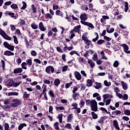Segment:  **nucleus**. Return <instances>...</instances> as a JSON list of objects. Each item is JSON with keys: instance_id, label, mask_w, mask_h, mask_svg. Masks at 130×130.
<instances>
[{"instance_id": "obj_28", "label": "nucleus", "mask_w": 130, "mask_h": 130, "mask_svg": "<svg viewBox=\"0 0 130 130\" xmlns=\"http://www.w3.org/2000/svg\"><path fill=\"white\" fill-rule=\"evenodd\" d=\"M80 29H81V25H77L76 26H75L74 28V32H79V31H80Z\"/></svg>"}, {"instance_id": "obj_49", "label": "nucleus", "mask_w": 130, "mask_h": 130, "mask_svg": "<svg viewBox=\"0 0 130 130\" xmlns=\"http://www.w3.org/2000/svg\"><path fill=\"white\" fill-rule=\"evenodd\" d=\"M92 59L94 60V61H96L98 59V57L97 55V53H95L92 57Z\"/></svg>"}, {"instance_id": "obj_38", "label": "nucleus", "mask_w": 130, "mask_h": 130, "mask_svg": "<svg viewBox=\"0 0 130 130\" xmlns=\"http://www.w3.org/2000/svg\"><path fill=\"white\" fill-rule=\"evenodd\" d=\"M31 8L32 13H34V14H35V13L37 12V9L35 8V5L34 4L31 5Z\"/></svg>"}, {"instance_id": "obj_20", "label": "nucleus", "mask_w": 130, "mask_h": 130, "mask_svg": "<svg viewBox=\"0 0 130 130\" xmlns=\"http://www.w3.org/2000/svg\"><path fill=\"white\" fill-rule=\"evenodd\" d=\"M101 54L102 55V59H105V60H107V59H108V58L105 56V53H104V51H102L101 52Z\"/></svg>"}, {"instance_id": "obj_17", "label": "nucleus", "mask_w": 130, "mask_h": 130, "mask_svg": "<svg viewBox=\"0 0 130 130\" xmlns=\"http://www.w3.org/2000/svg\"><path fill=\"white\" fill-rule=\"evenodd\" d=\"M74 118L73 114H70L67 117V122H72V119Z\"/></svg>"}, {"instance_id": "obj_42", "label": "nucleus", "mask_w": 130, "mask_h": 130, "mask_svg": "<svg viewBox=\"0 0 130 130\" xmlns=\"http://www.w3.org/2000/svg\"><path fill=\"white\" fill-rule=\"evenodd\" d=\"M22 68L23 70H27V63L26 62H23L21 63Z\"/></svg>"}, {"instance_id": "obj_14", "label": "nucleus", "mask_w": 130, "mask_h": 130, "mask_svg": "<svg viewBox=\"0 0 130 130\" xmlns=\"http://www.w3.org/2000/svg\"><path fill=\"white\" fill-rule=\"evenodd\" d=\"M39 28L41 30V31H46V28H45V27H44V25H43V23H42V22H41L39 24Z\"/></svg>"}, {"instance_id": "obj_59", "label": "nucleus", "mask_w": 130, "mask_h": 130, "mask_svg": "<svg viewBox=\"0 0 130 130\" xmlns=\"http://www.w3.org/2000/svg\"><path fill=\"white\" fill-rule=\"evenodd\" d=\"M122 100H127V99H128V95L126 94H124L122 97Z\"/></svg>"}, {"instance_id": "obj_22", "label": "nucleus", "mask_w": 130, "mask_h": 130, "mask_svg": "<svg viewBox=\"0 0 130 130\" xmlns=\"http://www.w3.org/2000/svg\"><path fill=\"white\" fill-rule=\"evenodd\" d=\"M79 96H80V93H79V92L74 93L72 95V98L76 101L77 100V97Z\"/></svg>"}, {"instance_id": "obj_48", "label": "nucleus", "mask_w": 130, "mask_h": 130, "mask_svg": "<svg viewBox=\"0 0 130 130\" xmlns=\"http://www.w3.org/2000/svg\"><path fill=\"white\" fill-rule=\"evenodd\" d=\"M23 6L21 8V10H25L27 8V3L25 2H22Z\"/></svg>"}, {"instance_id": "obj_1", "label": "nucleus", "mask_w": 130, "mask_h": 130, "mask_svg": "<svg viewBox=\"0 0 130 130\" xmlns=\"http://www.w3.org/2000/svg\"><path fill=\"white\" fill-rule=\"evenodd\" d=\"M88 18L87 17V15L85 13H83L80 15V19L81 20V23L85 26H88L89 28L91 29H94V27L93 24L90 22H86Z\"/></svg>"}, {"instance_id": "obj_2", "label": "nucleus", "mask_w": 130, "mask_h": 130, "mask_svg": "<svg viewBox=\"0 0 130 130\" xmlns=\"http://www.w3.org/2000/svg\"><path fill=\"white\" fill-rule=\"evenodd\" d=\"M86 104L87 106H90L92 111L96 112L98 111V107H97V102L96 101L87 100L86 101Z\"/></svg>"}, {"instance_id": "obj_64", "label": "nucleus", "mask_w": 130, "mask_h": 130, "mask_svg": "<svg viewBox=\"0 0 130 130\" xmlns=\"http://www.w3.org/2000/svg\"><path fill=\"white\" fill-rule=\"evenodd\" d=\"M124 114L125 115H127L128 116H129L130 115V110H126L124 111Z\"/></svg>"}, {"instance_id": "obj_37", "label": "nucleus", "mask_w": 130, "mask_h": 130, "mask_svg": "<svg viewBox=\"0 0 130 130\" xmlns=\"http://www.w3.org/2000/svg\"><path fill=\"white\" fill-rule=\"evenodd\" d=\"M53 18V16L51 14H50V13H47L45 15V18L46 19H50V20H51Z\"/></svg>"}, {"instance_id": "obj_12", "label": "nucleus", "mask_w": 130, "mask_h": 130, "mask_svg": "<svg viewBox=\"0 0 130 130\" xmlns=\"http://www.w3.org/2000/svg\"><path fill=\"white\" fill-rule=\"evenodd\" d=\"M113 126L116 128V129H117V130L120 129V128L118 125V122H117V121L116 120H114L113 122Z\"/></svg>"}, {"instance_id": "obj_21", "label": "nucleus", "mask_w": 130, "mask_h": 130, "mask_svg": "<svg viewBox=\"0 0 130 130\" xmlns=\"http://www.w3.org/2000/svg\"><path fill=\"white\" fill-rule=\"evenodd\" d=\"M55 14L56 16H60V17H61L62 18H63V14H62V12L60 10H56L55 12Z\"/></svg>"}, {"instance_id": "obj_53", "label": "nucleus", "mask_w": 130, "mask_h": 130, "mask_svg": "<svg viewBox=\"0 0 130 130\" xmlns=\"http://www.w3.org/2000/svg\"><path fill=\"white\" fill-rule=\"evenodd\" d=\"M11 8H12L13 10H17V9H18L19 7L16 4H12L11 5Z\"/></svg>"}, {"instance_id": "obj_54", "label": "nucleus", "mask_w": 130, "mask_h": 130, "mask_svg": "<svg viewBox=\"0 0 130 130\" xmlns=\"http://www.w3.org/2000/svg\"><path fill=\"white\" fill-rule=\"evenodd\" d=\"M119 66V62H118V61L116 60L114 61L113 63V67L114 68H117Z\"/></svg>"}, {"instance_id": "obj_8", "label": "nucleus", "mask_w": 130, "mask_h": 130, "mask_svg": "<svg viewBox=\"0 0 130 130\" xmlns=\"http://www.w3.org/2000/svg\"><path fill=\"white\" fill-rule=\"evenodd\" d=\"M74 76L76 79L78 80V81H80L81 79H82V76L81 75V74H80L78 71H75L74 72Z\"/></svg>"}, {"instance_id": "obj_13", "label": "nucleus", "mask_w": 130, "mask_h": 130, "mask_svg": "<svg viewBox=\"0 0 130 130\" xmlns=\"http://www.w3.org/2000/svg\"><path fill=\"white\" fill-rule=\"evenodd\" d=\"M19 27H23V26H25L26 25V21L23 19H20L19 22L18 23Z\"/></svg>"}, {"instance_id": "obj_57", "label": "nucleus", "mask_w": 130, "mask_h": 130, "mask_svg": "<svg viewBox=\"0 0 130 130\" xmlns=\"http://www.w3.org/2000/svg\"><path fill=\"white\" fill-rule=\"evenodd\" d=\"M65 128H68V129H72V125L70 123H67L65 125Z\"/></svg>"}, {"instance_id": "obj_51", "label": "nucleus", "mask_w": 130, "mask_h": 130, "mask_svg": "<svg viewBox=\"0 0 130 130\" xmlns=\"http://www.w3.org/2000/svg\"><path fill=\"white\" fill-rule=\"evenodd\" d=\"M94 88H95V89H100V88H101V84L98 82H96Z\"/></svg>"}, {"instance_id": "obj_4", "label": "nucleus", "mask_w": 130, "mask_h": 130, "mask_svg": "<svg viewBox=\"0 0 130 130\" xmlns=\"http://www.w3.org/2000/svg\"><path fill=\"white\" fill-rule=\"evenodd\" d=\"M82 38L83 41L85 42V44H86L88 46H90V44H91L92 41L88 39V38H87V34H84L82 35Z\"/></svg>"}, {"instance_id": "obj_40", "label": "nucleus", "mask_w": 130, "mask_h": 130, "mask_svg": "<svg viewBox=\"0 0 130 130\" xmlns=\"http://www.w3.org/2000/svg\"><path fill=\"white\" fill-rule=\"evenodd\" d=\"M91 115L93 119H97V118H98V115L94 112H91Z\"/></svg>"}, {"instance_id": "obj_11", "label": "nucleus", "mask_w": 130, "mask_h": 130, "mask_svg": "<svg viewBox=\"0 0 130 130\" xmlns=\"http://www.w3.org/2000/svg\"><path fill=\"white\" fill-rule=\"evenodd\" d=\"M22 72H23V69L21 68H15L13 71L14 74H20Z\"/></svg>"}, {"instance_id": "obj_24", "label": "nucleus", "mask_w": 130, "mask_h": 130, "mask_svg": "<svg viewBox=\"0 0 130 130\" xmlns=\"http://www.w3.org/2000/svg\"><path fill=\"white\" fill-rule=\"evenodd\" d=\"M27 126V124L26 123H21L18 126V130H22V128Z\"/></svg>"}, {"instance_id": "obj_19", "label": "nucleus", "mask_w": 130, "mask_h": 130, "mask_svg": "<svg viewBox=\"0 0 130 130\" xmlns=\"http://www.w3.org/2000/svg\"><path fill=\"white\" fill-rule=\"evenodd\" d=\"M54 84L56 87H57L59 85V84H60V80L59 79H55L54 81Z\"/></svg>"}, {"instance_id": "obj_18", "label": "nucleus", "mask_w": 130, "mask_h": 130, "mask_svg": "<svg viewBox=\"0 0 130 130\" xmlns=\"http://www.w3.org/2000/svg\"><path fill=\"white\" fill-rule=\"evenodd\" d=\"M88 63L90 65L91 68H94L95 67V62L92 61V60L88 59L87 61Z\"/></svg>"}, {"instance_id": "obj_50", "label": "nucleus", "mask_w": 130, "mask_h": 130, "mask_svg": "<svg viewBox=\"0 0 130 130\" xmlns=\"http://www.w3.org/2000/svg\"><path fill=\"white\" fill-rule=\"evenodd\" d=\"M70 34H71V36L70 37V39H73L74 37H75V31H74V30H71L70 32Z\"/></svg>"}, {"instance_id": "obj_52", "label": "nucleus", "mask_w": 130, "mask_h": 130, "mask_svg": "<svg viewBox=\"0 0 130 130\" xmlns=\"http://www.w3.org/2000/svg\"><path fill=\"white\" fill-rule=\"evenodd\" d=\"M14 42L15 44H18L19 41H18V38L16 36H13Z\"/></svg>"}, {"instance_id": "obj_43", "label": "nucleus", "mask_w": 130, "mask_h": 130, "mask_svg": "<svg viewBox=\"0 0 130 130\" xmlns=\"http://www.w3.org/2000/svg\"><path fill=\"white\" fill-rule=\"evenodd\" d=\"M124 8L125 12L126 13L128 10V3L127 2H125Z\"/></svg>"}, {"instance_id": "obj_58", "label": "nucleus", "mask_w": 130, "mask_h": 130, "mask_svg": "<svg viewBox=\"0 0 130 130\" xmlns=\"http://www.w3.org/2000/svg\"><path fill=\"white\" fill-rule=\"evenodd\" d=\"M56 50L57 51H58V52H60V53H63V50L59 47H56Z\"/></svg>"}, {"instance_id": "obj_35", "label": "nucleus", "mask_w": 130, "mask_h": 130, "mask_svg": "<svg viewBox=\"0 0 130 130\" xmlns=\"http://www.w3.org/2000/svg\"><path fill=\"white\" fill-rule=\"evenodd\" d=\"M70 55H74V54H76L78 56H80V54H79V53L77 52V51H72L71 52H70Z\"/></svg>"}, {"instance_id": "obj_6", "label": "nucleus", "mask_w": 130, "mask_h": 130, "mask_svg": "<svg viewBox=\"0 0 130 130\" xmlns=\"http://www.w3.org/2000/svg\"><path fill=\"white\" fill-rule=\"evenodd\" d=\"M4 46H5L6 48L11 50V51H14L15 49V46L10 45L7 42H5L4 43Z\"/></svg>"}, {"instance_id": "obj_63", "label": "nucleus", "mask_w": 130, "mask_h": 130, "mask_svg": "<svg viewBox=\"0 0 130 130\" xmlns=\"http://www.w3.org/2000/svg\"><path fill=\"white\" fill-rule=\"evenodd\" d=\"M64 47L63 48V52L64 51V52H67L68 51V45H67V44H64Z\"/></svg>"}, {"instance_id": "obj_27", "label": "nucleus", "mask_w": 130, "mask_h": 130, "mask_svg": "<svg viewBox=\"0 0 130 130\" xmlns=\"http://www.w3.org/2000/svg\"><path fill=\"white\" fill-rule=\"evenodd\" d=\"M92 85H93V82H92V80L90 79L87 80L86 84L87 87H91Z\"/></svg>"}, {"instance_id": "obj_15", "label": "nucleus", "mask_w": 130, "mask_h": 130, "mask_svg": "<svg viewBox=\"0 0 130 130\" xmlns=\"http://www.w3.org/2000/svg\"><path fill=\"white\" fill-rule=\"evenodd\" d=\"M14 52H11V51H6L4 52V55H6L7 56H11L12 55H14Z\"/></svg>"}, {"instance_id": "obj_36", "label": "nucleus", "mask_w": 130, "mask_h": 130, "mask_svg": "<svg viewBox=\"0 0 130 130\" xmlns=\"http://www.w3.org/2000/svg\"><path fill=\"white\" fill-rule=\"evenodd\" d=\"M94 35L96 37L95 38L92 39V41H93V42H96V41L99 39V35H98V33L95 32Z\"/></svg>"}, {"instance_id": "obj_5", "label": "nucleus", "mask_w": 130, "mask_h": 130, "mask_svg": "<svg viewBox=\"0 0 130 130\" xmlns=\"http://www.w3.org/2000/svg\"><path fill=\"white\" fill-rule=\"evenodd\" d=\"M13 102H14V103H12L11 105L12 107H17V106H18V105H21V103H22V101L18 99H16L13 100Z\"/></svg>"}, {"instance_id": "obj_31", "label": "nucleus", "mask_w": 130, "mask_h": 130, "mask_svg": "<svg viewBox=\"0 0 130 130\" xmlns=\"http://www.w3.org/2000/svg\"><path fill=\"white\" fill-rule=\"evenodd\" d=\"M4 129L5 130H12V129L10 128V125H9V123H5L4 124Z\"/></svg>"}, {"instance_id": "obj_47", "label": "nucleus", "mask_w": 130, "mask_h": 130, "mask_svg": "<svg viewBox=\"0 0 130 130\" xmlns=\"http://www.w3.org/2000/svg\"><path fill=\"white\" fill-rule=\"evenodd\" d=\"M105 86L106 87H109L111 85V82L107 81V80H105L104 82Z\"/></svg>"}, {"instance_id": "obj_56", "label": "nucleus", "mask_w": 130, "mask_h": 130, "mask_svg": "<svg viewBox=\"0 0 130 130\" xmlns=\"http://www.w3.org/2000/svg\"><path fill=\"white\" fill-rule=\"evenodd\" d=\"M43 82L44 84H46L47 85H50V80H49L45 79L43 80Z\"/></svg>"}, {"instance_id": "obj_46", "label": "nucleus", "mask_w": 130, "mask_h": 130, "mask_svg": "<svg viewBox=\"0 0 130 130\" xmlns=\"http://www.w3.org/2000/svg\"><path fill=\"white\" fill-rule=\"evenodd\" d=\"M55 109L56 111H60L61 110H64V107H56Z\"/></svg>"}, {"instance_id": "obj_7", "label": "nucleus", "mask_w": 130, "mask_h": 130, "mask_svg": "<svg viewBox=\"0 0 130 130\" xmlns=\"http://www.w3.org/2000/svg\"><path fill=\"white\" fill-rule=\"evenodd\" d=\"M46 72L47 74H53L54 73V68L52 66H48L46 68Z\"/></svg>"}, {"instance_id": "obj_62", "label": "nucleus", "mask_w": 130, "mask_h": 130, "mask_svg": "<svg viewBox=\"0 0 130 130\" xmlns=\"http://www.w3.org/2000/svg\"><path fill=\"white\" fill-rule=\"evenodd\" d=\"M16 62H17V64H20V63H21V62H22V59H21V58H20V57H18L16 59Z\"/></svg>"}, {"instance_id": "obj_26", "label": "nucleus", "mask_w": 130, "mask_h": 130, "mask_svg": "<svg viewBox=\"0 0 130 130\" xmlns=\"http://www.w3.org/2000/svg\"><path fill=\"white\" fill-rule=\"evenodd\" d=\"M103 97L104 98L103 99V102H105L106 101V100L108 99L109 97H110V95L108 94H105L103 95Z\"/></svg>"}, {"instance_id": "obj_23", "label": "nucleus", "mask_w": 130, "mask_h": 130, "mask_svg": "<svg viewBox=\"0 0 130 130\" xmlns=\"http://www.w3.org/2000/svg\"><path fill=\"white\" fill-rule=\"evenodd\" d=\"M22 84V81H18L17 82H15L13 81V85L12 87H14L15 88L20 86Z\"/></svg>"}, {"instance_id": "obj_45", "label": "nucleus", "mask_w": 130, "mask_h": 130, "mask_svg": "<svg viewBox=\"0 0 130 130\" xmlns=\"http://www.w3.org/2000/svg\"><path fill=\"white\" fill-rule=\"evenodd\" d=\"M23 97L25 99H26V98H29V97H30V94H28V93H27V92L25 91L23 93Z\"/></svg>"}, {"instance_id": "obj_41", "label": "nucleus", "mask_w": 130, "mask_h": 130, "mask_svg": "<svg viewBox=\"0 0 130 130\" xmlns=\"http://www.w3.org/2000/svg\"><path fill=\"white\" fill-rule=\"evenodd\" d=\"M71 106L72 108V109H77L78 108V104L77 103H73L72 104Z\"/></svg>"}, {"instance_id": "obj_9", "label": "nucleus", "mask_w": 130, "mask_h": 130, "mask_svg": "<svg viewBox=\"0 0 130 130\" xmlns=\"http://www.w3.org/2000/svg\"><path fill=\"white\" fill-rule=\"evenodd\" d=\"M121 46L123 47L124 51L125 52V53H127L128 54H129V51H128V46H127L125 44H122Z\"/></svg>"}, {"instance_id": "obj_34", "label": "nucleus", "mask_w": 130, "mask_h": 130, "mask_svg": "<svg viewBox=\"0 0 130 130\" xmlns=\"http://www.w3.org/2000/svg\"><path fill=\"white\" fill-rule=\"evenodd\" d=\"M19 93L15 92H11L8 93V96H18Z\"/></svg>"}, {"instance_id": "obj_44", "label": "nucleus", "mask_w": 130, "mask_h": 130, "mask_svg": "<svg viewBox=\"0 0 130 130\" xmlns=\"http://www.w3.org/2000/svg\"><path fill=\"white\" fill-rule=\"evenodd\" d=\"M26 62L27 66H29V67L32 66V59H28L26 60Z\"/></svg>"}, {"instance_id": "obj_30", "label": "nucleus", "mask_w": 130, "mask_h": 130, "mask_svg": "<svg viewBox=\"0 0 130 130\" xmlns=\"http://www.w3.org/2000/svg\"><path fill=\"white\" fill-rule=\"evenodd\" d=\"M62 116H63V115L62 113L61 114H59L58 115V117L57 118L59 119V122L60 123H61L62 122Z\"/></svg>"}, {"instance_id": "obj_3", "label": "nucleus", "mask_w": 130, "mask_h": 130, "mask_svg": "<svg viewBox=\"0 0 130 130\" xmlns=\"http://www.w3.org/2000/svg\"><path fill=\"white\" fill-rule=\"evenodd\" d=\"M0 35H1V36H2V37H3L4 39H6V40H9V41H11V40H12V39L11 37L8 36V35H7V33H6V32H5V31H4L1 28H0Z\"/></svg>"}, {"instance_id": "obj_29", "label": "nucleus", "mask_w": 130, "mask_h": 130, "mask_svg": "<svg viewBox=\"0 0 130 130\" xmlns=\"http://www.w3.org/2000/svg\"><path fill=\"white\" fill-rule=\"evenodd\" d=\"M8 15L9 16H10V17H11V18H13V19H17V18H18L17 16H15V13H14L9 12L8 13Z\"/></svg>"}, {"instance_id": "obj_16", "label": "nucleus", "mask_w": 130, "mask_h": 130, "mask_svg": "<svg viewBox=\"0 0 130 130\" xmlns=\"http://www.w3.org/2000/svg\"><path fill=\"white\" fill-rule=\"evenodd\" d=\"M121 85L123 90H127L128 87L127 86V84L124 81H121Z\"/></svg>"}, {"instance_id": "obj_60", "label": "nucleus", "mask_w": 130, "mask_h": 130, "mask_svg": "<svg viewBox=\"0 0 130 130\" xmlns=\"http://www.w3.org/2000/svg\"><path fill=\"white\" fill-rule=\"evenodd\" d=\"M104 120H105L104 117H102L99 120V123H103L104 122Z\"/></svg>"}, {"instance_id": "obj_25", "label": "nucleus", "mask_w": 130, "mask_h": 130, "mask_svg": "<svg viewBox=\"0 0 130 130\" xmlns=\"http://www.w3.org/2000/svg\"><path fill=\"white\" fill-rule=\"evenodd\" d=\"M31 27L32 29H34V30H36V29H38V25L36 24L35 22H33L31 24Z\"/></svg>"}, {"instance_id": "obj_39", "label": "nucleus", "mask_w": 130, "mask_h": 130, "mask_svg": "<svg viewBox=\"0 0 130 130\" xmlns=\"http://www.w3.org/2000/svg\"><path fill=\"white\" fill-rule=\"evenodd\" d=\"M15 34L16 35H17V36H22V34L21 33V30H20V29H17L16 30H15Z\"/></svg>"}, {"instance_id": "obj_32", "label": "nucleus", "mask_w": 130, "mask_h": 130, "mask_svg": "<svg viewBox=\"0 0 130 130\" xmlns=\"http://www.w3.org/2000/svg\"><path fill=\"white\" fill-rule=\"evenodd\" d=\"M43 87H44V89L42 91V94H46V92H47V86L43 84Z\"/></svg>"}, {"instance_id": "obj_55", "label": "nucleus", "mask_w": 130, "mask_h": 130, "mask_svg": "<svg viewBox=\"0 0 130 130\" xmlns=\"http://www.w3.org/2000/svg\"><path fill=\"white\" fill-rule=\"evenodd\" d=\"M105 41L103 40H99V41H97V44L98 45H101V44H103Z\"/></svg>"}, {"instance_id": "obj_10", "label": "nucleus", "mask_w": 130, "mask_h": 130, "mask_svg": "<svg viewBox=\"0 0 130 130\" xmlns=\"http://www.w3.org/2000/svg\"><path fill=\"white\" fill-rule=\"evenodd\" d=\"M14 84V80L11 79H9L6 82L7 86H9V87H13Z\"/></svg>"}, {"instance_id": "obj_61", "label": "nucleus", "mask_w": 130, "mask_h": 130, "mask_svg": "<svg viewBox=\"0 0 130 130\" xmlns=\"http://www.w3.org/2000/svg\"><path fill=\"white\" fill-rule=\"evenodd\" d=\"M107 32L108 33H113V32H114V28H111L110 29H107Z\"/></svg>"}, {"instance_id": "obj_33", "label": "nucleus", "mask_w": 130, "mask_h": 130, "mask_svg": "<svg viewBox=\"0 0 130 130\" xmlns=\"http://www.w3.org/2000/svg\"><path fill=\"white\" fill-rule=\"evenodd\" d=\"M58 125H59V123H58V122H56L54 123L55 129L59 130V127L58 126Z\"/></svg>"}]
</instances>
